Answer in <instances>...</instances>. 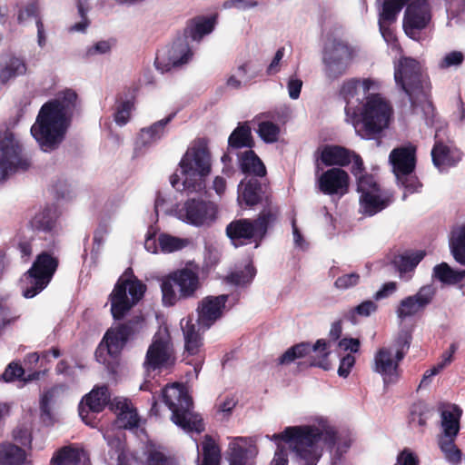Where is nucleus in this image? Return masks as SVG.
I'll return each instance as SVG.
<instances>
[{"label":"nucleus","mask_w":465,"mask_h":465,"mask_svg":"<svg viewBox=\"0 0 465 465\" xmlns=\"http://www.w3.org/2000/svg\"><path fill=\"white\" fill-rule=\"evenodd\" d=\"M417 147L412 143L394 148L389 156L394 174L414 173Z\"/></svg>","instance_id":"26"},{"label":"nucleus","mask_w":465,"mask_h":465,"mask_svg":"<svg viewBox=\"0 0 465 465\" xmlns=\"http://www.w3.org/2000/svg\"><path fill=\"white\" fill-rule=\"evenodd\" d=\"M378 310V305L371 300H366L359 305L350 309L345 314L344 318L351 323L358 322L357 316L368 317Z\"/></svg>","instance_id":"47"},{"label":"nucleus","mask_w":465,"mask_h":465,"mask_svg":"<svg viewBox=\"0 0 465 465\" xmlns=\"http://www.w3.org/2000/svg\"><path fill=\"white\" fill-rule=\"evenodd\" d=\"M450 248L454 260L465 266V223L452 231Z\"/></svg>","instance_id":"39"},{"label":"nucleus","mask_w":465,"mask_h":465,"mask_svg":"<svg viewBox=\"0 0 465 465\" xmlns=\"http://www.w3.org/2000/svg\"><path fill=\"white\" fill-rule=\"evenodd\" d=\"M424 251L405 252L394 258L393 264L401 273L411 272L424 258Z\"/></svg>","instance_id":"41"},{"label":"nucleus","mask_w":465,"mask_h":465,"mask_svg":"<svg viewBox=\"0 0 465 465\" xmlns=\"http://www.w3.org/2000/svg\"><path fill=\"white\" fill-rule=\"evenodd\" d=\"M165 405L172 411V420L187 432L201 433L205 430L202 417L193 411V401L187 391L173 383L163 391Z\"/></svg>","instance_id":"6"},{"label":"nucleus","mask_w":465,"mask_h":465,"mask_svg":"<svg viewBox=\"0 0 465 465\" xmlns=\"http://www.w3.org/2000/svg\"><path fill=\"white\" fill-rule=\"evenodd\" d=\"M76 100L77 94L66 89L42 105L31 134L44 152L54 151L63 142Z\"/></svg>","instance_id":"2"},{"label":"nucleus","mask_w":465,"mask_h":465,"mask_svg":"<svg viewBox=\"0 0 465 465\" xmlns=\"http://www.w3.org/2000/svg\"><path fill=\"white\" fill-rule=\"evenodd\" d=\"M359 84L360 81L355 78L345 81L340 89V95L346 102L345 114L356 134L364 139H374L388 128L393 109L380 94H368L360 109L351 106V99L358 94Z\"/></svg>","instance_id":"1"},{"label":"nucleus","mask_w":465,"mask_h":465,"mask_svg":"<svg viewBox=\"0 0 465 465\" xmlns=\"http://www.w3.org/2000/svg\"><path fill=\"white\" fill-rule=\"evenodd\" d=\"M183 189L190 192H201L205 188V179L211 173V153L207 143L202 139L189 148L182 157L180 163Z\"/></svg>","instance_id":"7"},{"label":"nucleus","mask_w":465,"mask_h":465,"mask_svg":"<svg viewBox=\"0 0 465 465\" xmlns=\"http://www.w3.org/2000/svg\"><path fill=\"white\" fill-rule=\"evenodd\" d=\"M361 213L367 216H373L390 205L389 197H382L381 190L375 193H365L360 196Z\"/></svg>","instance_id":"33"},{"label":"nucleus","mask_w":465,"mask_h":465,"mask_svg":"<svg viewBox=\"0 0 465 465\" xmlns=\"http://www.w3.org/2000/svg\"><path fill=\"white\" fill-rule=\"evenodd\" d=\"M431 410L424 401L414 402L410 409L409 422L411 425H418L421 428L427 424Z\"/></svg>","instance_id":"45"},{"label":"nucleus","mask_w":465,"mask_h":465,"mask_svg":"<svg viewBox=\"0 0 465 465\" xmlns=\"http://www.w3.org/2000/svg\"><path fill=\"white\" fill-rule=\"evenodd\" d=\"M360 275L356 272L343 274L335 280L334 286L340 290H346L356 286L360 282Z\"/></svg>","instance_id":"60"},{"label":"nucleus","mask_w":465,"mask_h":465,"mask_svg":"<svg viewBox=\"0 0 465 465\" xmlns=\"http://www.w3.org/2000/svg\"><path fill=\"white\" fill-rule=\"evenodd\" d=\"M357 179V192L361 194H365V193H375L381 191L380 184L376 182L374 176L372 174L365 173L361 174Z\"/></svg>","instance_id":"51"},{"label":"nucleus","mask_w":465,"mask_h":465,"mask_svg":"<svg viewBox=\"0 0 465 465\" xmlns=\"http://www.w3.org/2000/svg\"><path fill=\"white\" fill-rule=\"evenodd\" d=\"M111 402V393L107 385L94 387L79 404L78 411L82 420L94 427L95 419L90 415V412L99 413L106 406L110 407Z\"/></svg>","instance_id":"17"},{"label":"nucleus","mask_w":465,"mask_h":465,"mask_svg":"<svg viewBox=\"0 0 465 465\" xmlns=\"http://www.w3.org/2000/svg\"><path fill=\"white\" fill-rule=\"evenodd\" d=\"M175 113L170 114L165 118L155 122L148 128H143L140 133V139L143 145L150 144L163 137L166 125L173 119Z\"/></svg>","instance_id":"37"},{"label":"nucleus","mask_w":465,"mask_h":465,"mask_svg":"<svg viewBox=\"0 0 465 465\" xmlns=\"http://www.w3.org/2000/svg\"><path fill=\"white\" fill-rule=\"evenodd\" d=\"M429 5L426 0H414L406 8L403 18V29L406 35L411 38L430 22Z\"/></svg>","instance_id":"21"},{"label":"nucleus","mask_w":465,"mask_h":465,"mask_svg":"<svg viewBox=\"0 0 465 465\" xmlns=\"http://www.w3.org/2000/svg\"><path fill=\"white\" fill-rule=\"evenodd\" d=\"M229 295L206 296L203 298L197 307V322L199 326L209 329L216 321L221 319L226 308Z\"/></svg>","instance_id":"20"},{"label":"nucleus","mask_w":465,"mask_h":465,"mask_svg":"<svg viewBox=\"0 0 465 465\" xmlns=\"http://www.w3.org/2000/svg\"><path fill=\"white\" fill-rule=\"evenodd\" d=\"M26 72L25 61L21 57L12 55L0 70V83L5 84L10 79L25 75Z\"/></svg>","instance_id":"36"},{"label":"nucleus","mask_w":465,"mask_h":465,"mask_svg":"<svg viewBox=\"0 0 465 465\" xmlns=\"http://www.w3.org/2000/svg\"><path fill=\"white\" fill-rule=\"evenodd\" d=\"M58 265V258L50 252L39 253L21 280L23 296L27 299L34 298L45 290L52 281Z\"/></svg>","instance_id":"10"},{"label":"nucleus","mask_w":465,"mask_h":465,"mask_svg":"<svg viewBox=\"0 0 465 465\" xmlns=\"http://www.w3.org/2000/svg\"><path fill=\"white\" fill-rule=\"evenodd\" d=\"M146 285L127 268L119 277L109 295L111 313L115 321L123 320L131 309L143 297Z\"/></svg>","instance_id":"8"},{"label":"nucleus","mask_w":465,"mask_h":465,"mask_svg":"<svg viewBox=\"0 0 465 465\" xmlns=\"http://www.w3.org/2000/svg\"><path fill=\"white\" fill-rule=\"evenodd\" d=\"M255 274L256 269L252 264H248L242 270L229 273L226 276V282L235 286H246L252 282Z\"/></svg>","instance_id":"46"},{"label":"nucleus","mask_w":465,"mask_h":465,"mask_svg":"<svg viewBox=\"0 0 465 465\" xmlns=\"http://www.w3.org/2000/svg\"><path fill=\"white\" fill-rule=\"evenodd\" d=\"M395 465H420V460L413 451L405 448L398 454Z\"/></svg>","instance_id":"62"},{"label":"nucleus","mask_w":465,"mask_h":465,"mask_svg":"<svg viewBox=\"0 0 465 465\" xmlns=\"http://www.w3.org/2000/svg\"><path fill=\"white\" fill-rule=\"evenodd\" d=\"M238 201L240 204L253 207L263 203V206L273 204L272 197L268 193V186L256 177L242 180L238 185Z\"/></svg>","instance_id":"19"},{"label":"nucleus","mask_w":465,"mask_h":465,"mask_svg":"<svg viewBox=\"0 0 465 465\" xmlns=\"http://www.w3.org/2000/svg\"><path fill=\"white\" fill-rule=\"evenodd\" d=\"M399 362L396 358L393 361L390 349L383 347L375 353L374 371L383 376L384 382L386 383L397 370Z\"/></svg>","instance_id":"34"},{"label":"nucleus","mask_w":465,"mask_h":465,"mask_svg":"<svg viewBox=\"0 0 465 465\" xmlns=\"http://www.w3.org/2000/svg\"><path fill=\"white\" fill-rule=\"evenodd\" d=\"M275 439L290 443L300 465H316L322 456V444L332 450L337 442V431L332 428L323 430L316 426L287 427Z\"/></svg>","instance_id":"3"},{"label":"nucleus","mask_w":465,"mask_h":465,"mask_svg":"<svg viewBox=\"0 0 465 465\" xmlns=\"http://www.w3.org/2000/svg\"><path fill=\"white\" fill-rule=\"evenodd\" d=\"M411 0H384L381 6V11L379 14V26L380 30H384V24L391 25L397 20V16L401 9Z\"/></svg>","instance_id":"35"},{"label":"nucleus","mask_w":465,"mask_h":465,"mask_svg":"<svg viewBox=\"0 0 465 465\" xmlns=\"http://www.w3.org/2000/svg\"><path fill=\"white\" fill-rule=\"evenodd\" d=\"M55 219L52 209L46 207L35 215L30 221V226L35 232H50L54 227Z\"/></svg>","instance_id":"43"},{"label":"nucleus","mask_w":465,"mask_h":465,"mask_svg":"<svg viewBox=\"0 0 465 465\" xmlns=\"http://www.w3.org/2000/svg\"><path fill=\"white\" fill-rule=\"evenodd\" d=\"M237 72L241 77L244 78V84H250L254 78L260 75L261 69L247 62L238 66Z\"/></svg>","instance_id":"59"},{"label":"nucleus","mask_w":465,"mask_h":465,"mask_svg":"<svg viewBox=\"0 0 465 465\" xmlns=\"http://www.w3.org/2000/svg\"><path fill=\"white\" fill-rule=\"evenodd\" d=\"M434 276L442 283L454 285L463 281L465 270H453L448 263L441 262L433 269Z\"/></svg>","instance_id":"40"},{"label":"nucleus","mask_w":465,"mask_h":465,"mask_svg":"<svg viewBox=\"0 0 465 465\" xmlns=\"http://www.w3.org/2000/svg\"><path fill=\"white\" fill-rule=\"evenodd\" d=\"M201 287L199 266L188 262L183 268L171 272L162 281L163 303L173 306L179 301L195 298Z\"/></svg>","instance_id":"5"},{"label":"nucleus","mask_w":465,"mask_h":465,"mask_svg":"<svg viewBox=\"0 0 465 465\" xmlns=\"http://www.w3.org/2000/svg\"><path fill=\"white\" fill-rule=\"evenodd\" d=\"M159 245L163 252L178 251L184 246L183 240L168 234L160 235Z\"/></svg>","instance_id":"55"},{"label":"nucleus","mask_w":465,"mask_h":465,"mask_svg":"<svg viewBox=\"0 0 465 465\" xmlns=\"http://www.w3.org/2000/svg\"><path fill=\"white\" fill-rule=\"evenodd\" d=\"M317 184L320 192L326 195H344L349 191L350 176L341 168L332 167L318 177Z\"/></svg>","instance_id":"22"},{"label":"nucleus","mask_w":465,"mask_h":465,"mask_svg":"<svg viewBox=\"0 0 465 465\" xmlns=\"http://www.w3.org/2000/svg\"><path fill=\"white\" fill-rule=\"evenodd\" d=\"M451 408L452 411L444 410L440 413L442 432L439 436L438 444L445 459L452 464H457L461 460L462 456L460 450L455 445V440L460 429V420L462 411L457 405H452Z\"/></svg>","instance_id":"12"},{"label":"nucleus","mask_w":465,"mask_h":465,"mask_svg":"<svg viewBox=\"0 0 465 465\" xmlns=\"http://www.w3.org/2000/svg\"><path fill=\"white\" fill-rule=\"evenodd\" d=\"M88 460V453L84 449L74 444L64 446L57 450L52 459V465H80Z\"/></svg>","instance_id":"29"},{"label":"nucleus","mask_w":465,"mask_h":465,"mask_svg":"<svg viewBox=\"0 0 465 465\" xmlns=\"http://www.w3.org/2000/svg\"><path fill=\"white\" fill-rule=\"evenodd\" d=\"M355 363V357L351 354H347L341 359L338 374L341 377L346 378L351 372V368Z\"/></svg>","instance_id":"63"},{"label":"nucleus","mask_w":465,"mask_h":465,"mask_svg":"<svg viewBox=\"0 0 465 465\" xmlns=\"http://www.w3.org/2000/svg\"><path fill=\"white\" fill-rule=\"evenodd\" d=\"M280 207L277 204L263 206L256 218L234 219L225 228L226 236L235 247L254 243L258 247L265 239L268 231L279 221Z\"/></svg>","instance_id":"4"},{"label":"nucleus","mask_w":465,"mask_h":465,"mask_svg":"<svg viewBox=\"0 0 465 465\" xmlns=\"http://www.w3.org/2000/svg\"><path fill=\"white\" fill-rule=\"evenodd\" d=\"M464 55L460 51H452L447 54L440 63L441 69H446L450 66H458L462 64Z\"/></svg>","instance_id":"61"},{"label":"nucleus","mask_w":465,"mask_h":465,"mask_svg":"<svg viewBox=\"0 0 465 465\" xmlns=\"http://www.w3.org/2000/svg\"><path fill=\"white\" fill-rule=\"evenodd\" d=\"M398 183L409 193H418L419 190L422 187V183L420 182L419 178L414 173H410L408 174H395Z\"/></svg>","instance_id":"53"},{"label":"nucleus","mask_w":465,"mask_h":465,"mask_svg":"<svg viewBox=\"0 0 465 465\" xmlns=\"http://www.w3.org/2000/svg\"><path fill=\"white\" fill-rule=\"evenodd\" d=\"M238 165L241 172L252 177H264L266 167L256 153L251 149L237 154Z\"/></svg>","instance_id":"30"},{"label":"nucleus","mask_w":465,"mask_h":465,"mask_svg":"<svg viewBox=\"0 0 465 465\" xmlns=\"http://www.w3.org/2000/svg\"><path fill=\"white\" fill-rule=\"evenodd\" d=\"M320 151V156L316 161L317 171L321 162L325 166H348L351 163V151L340 145L326 144Z\"/></svg>","instance_id":"28"},{"label":"nucleus","mask_w":465,"mask_h":465,"mask_svg":"<svg viewBox=\"0 0 465 465\" xmlns=\"http://www.w3.org/2000/svg\"><path fill=\"white\" fill-rule=\"evenodd\" d=\"M192 56L189 41L181 35L171 45L157 52L154 64L157 70L165 73L187 64Z\"/></svg>","instance_id":"16"},{"label":"nucleus","mask_w":465,"mask_h":465,"mask_svg":"<svg viewBox=\"0 0 465 465\" xmlns=\"http://www.w3.org/2000/svg\"><path fill=\"white\" fill-rule=\"evenodd\" d=\"M142 322V317L135 316L110 327L96 349V358H101L104 351L112 358L119 357L126 344L139 332Z\"/></svg>","instance_id":"11"},{"label":"nucleus","mask_w":465,"mask_h":465,"mask_svg":"<svg viewBox=\"0 0 465 465\" xmlns=\"http://www.w3.org/2000/svg\"><path fill=\"white\" fill-rule=\"evenodd\" d=\"M435 295L436 289L432 285L420 287L414 295L407 296L400 302L396 309L398 318L404 320L423 312L432 302Z\"/></svg>","instance_id":"18"},{"label":"nucleus","mask_w":465,"mask_h":465,"mask_svg":"<svg viewBox=\"0 0 465 465\" xmlns=\"http://www.w3.org/2000/svg\"><path fill=\"white\" fill-rule=\"evenodd\" d=\"M110 411L116 414V424L123 429H134L139 425L140 419L131 401L126 399L114 398L110 404Z\"/></svg>","instance_id":"27"},{"label":"nucleus","mask_w":465,"mask_h":465,"mask_svg":"<svg viewBox=\"0 0 465 465\" xmlns=\"http://www.w3.org/2000/svg\"><path fill=\"white\" fill-rule=\"evenodd\" d=\"M221 451L210 435H205L203 442V461L201 465H219Z\"/></svg>","instance_id":"44"},{"label":"nucleus","mask_w":465,"mask_h":465,"mask_svg":"<svg viewBox=\"0 0 465 465\" xmlns=\"http://www.w3.org/2000/svg\"><path fill=\"white\" fill-rule=\"evenodd\" d=\"M412 341L411 332L409 330H401L393 341L396 350L395 358L401 361L408 352Z\"/></svg>","instance_id":"48"},{"label":"nucleus","mask_w":465,"mask_h":465,"mask_svg":"<svg viewBox=\"0 0 465 465\" xmlns=\"http://www.w3.org/2000/svg\"><path fill=\"white\" fill-rule=\"evenodd\" d=\"M133 105V102L130 100L123 101L120 103L114 114V121L117 124L124 125L127 124L130 118Z\"/></svg>","instance_id":"57"},{"label":"nucleus","mask_w":465,"mask_h":465,"mask_svg":"<svg viewBox=\"0 0 465 465\" xmlns=\"http://www.w3.org/2000/svg\"><path fill=\"white\" fill-rule=\"evenodd\" d=\"M258 134L262 141L272 143L278 140L280 127L271 121H263L258 125Z\"/></svg>","instance_id":"49"},{"label":"nucleus","mask_w":465,"mask_h":465,"mask_svg":"<svg viewBox=\"0 0 465 465\" xmlns=\"http://www.w3.org/2000/svg\"><path fill=\"white\" fill-rule=\"evenodd\" d=\"M255 141L252 134V128L248 122L239 123L228 138V151L247 148L253 149Z\"/></svg>","instance_id":"32"},{"label":"nucleus","mask_w":465,"mask_h":465,"mask_svg":"<svg viewBox=\"0 0 465 465\" xmlns=\"http://www.w3.org/2000/svg\"><path fill=\"white\" fill-rule=\"evenodd\" d=\"M311 352L315 353V356L311 357V366L319 367L325 371L331 369V362L329 361V355L331 354L330 341H327L324 339L317 340L313 345L310 342L303 341L290 347L278 359V363L281 365H287L297 359L304 358Z\"/></svg>","instance_id":"13"},{"label":"nucleus","mask_w":465,"mask_h":465,"mask_svg":"<svg viewBox=\"0 0 465 465\" xmlns=\"http://www.w3.org/2000/svg\"><path fill=\"white\" fill-rule=\"evenodd\" d=\"M397 290V282H388L384 283L381 288L376 292L373 295L374 300L380 301L384 298L389 297L391 294L395 292Z\"/></svg>","instance_id":"64"},{"label":"nucleus","mask_w":465,"mask_h":465,"mask_svg":"<svg viewBox=\"0 0 465 465\" xmlns=\"http://www.w3.org/2000/svg\"><path fill=\"white\" fill-rule=\"evenodd\" d=\"M184 335V349L189 356L199 355L203 347V338L193 324L187 323L183 329Z\"/></svg>","instance_id":"42"},{"label":"nucleus","mask_w":465,"mask_h":465,"mask_svg":"<svg viewBox=\"0 0 465 465\" xmlns=\"http://www.w3.org/2000/svg\"><path fill=\"white\" fill-rule=\"evenodd\" d=\"M144 465H179L177 460L158 450H150L147 452Z\"/></svg>","instance_id":"50"},{"label":"nucleus","mask_w":465,"mask_h":465,"mask_svg":"<svg viewBox=\"0 0 465 465\" xmlns=\"http://www.w3.org/2000/svg\"><path fill=\"white\" fill-rule=\"evenodd\" d=\"M22 151L21 144L15 140L13 134H5L0 140L1 159L6 163L11 171L26 170L29 167L30 163L23 157Z\"/></svg>","instance_id":"25"},{"label":"nucleus","mask_w":465,"mask_h":465,"mask_svg":"<svg viewBox=\"0 0 465 465\" xmlns=\"http://www.w3.org/2000/svg\"><path fill=\"white\" fill-rule=\"evenodd\" d=\"M249 450L240 445H234L229 456L230 465H253L249 458Z\"/></svg>","instance_id":"52"},{"label":"nucleus","mask_w":465,"mask_h":465,"mask_svg":"<svg viewBox=\"0 0 465 465\" xmlns=\"http://www.w3.org/2000/svg\"><path fill=\"white\" fill-rule=\"evenodd\" d=\"M396 84L408 95L412 107L425 102L430 94L431 85L427 75L421 73L420 63L411 57L402 58L395 69Z\"/></svg>","instance_id":"9"},{"label":"nucleus","mask_w":465,"mask_h":465,"mask_svg":"<svg viewBox=\"0 0 465 465\" xmlns=\"http://www.w3.org/2000/svg\"><path fill=\"white\" fill-rule=\"evenodd\" d=\"M25 370L18 362H11L2 374V379L6 382L15 381L23 378Z\"/></svg>","instance_id":"58"},{"label":"nucleus","mask_w":465,"mask_h":465,"mask_svg":"<svg viewBox=\"0 0 465 465\" xmlns=\"http://www.w3.org/2000/svg\"><path fill=\"white\" fill-rule=\"evenodd\" d=\"M25 460V451L13 443L0 444V465H22Z\"/></svg>","instance_id":"38"},{"label":"nucleus","mask_w":465,"mask_h":465,"mask_svg":"<svg viewBox=\"0 0 465 465\" xmlns=\"http://www.w3.org/2000/svg\"><path fill=\"white\" fill-rule=\"evenodd\" d=\"M175 356L171 337L168 333L157 332L149 345L143 368L147 373L169 369L174 365Z\"/></svg>","instance_id":"14"},{"label":"nucleus","mask_w":465,"mask_h":465,"mask_svg":"<svg viewBox=\"0 0 465 465\" xmlns=\"http://www.w3.org/2000/svg\"><path fill=\"white\" fill-rule=\"evenodd\" d=\"M351 60L350 47L341 40L333 39L323 49L324 72L329 79L335 80L348 70Z\"/></svg>","instance_id":"15"},{"label":"nucleus","mask_w":465,"mask_h":465,"mask_svg":"<svg viewBox=\"0 0 465 465\" xmlns=\"http://www.w3.org/2000/svg\"><path fill=\"white\" fill-rule=\"evenodd\" d=\"M76 6L82 21L72 25L70 30L84 32L90 24V21L87 18V12L89 10L88 0H77Z\"/></svg>","instance_id":"54"},{"label":"nucleus","mask_w":465,"mask_h":465,"mask_svg":"<svg viewBox=\"0 0 465 465\" xmlns=\"http://www.w3.org/2000/svg\"><path fill=\"white\" fill-rule=\"evenodd\" d=\"M215 23V16H196L187 22L183 35L186 37L188 41L189 39L199 41L213 30Z\"/></svg>","instance_id":"31"},{"label":"nucleus","mask_w":465,"mask_h":465,"mask_svg":"<svg viewBox=\"0 0 465 465\" xmlns=\"http://www.w3.org/2000/svg\"><path fill=\"white\" fill-rule=\"evenodd\" d=\"M34 17L35 20L41 18L39 16V6L36 1L28 3L25 7L18 9L17 22L23 24L25 20Z\"/></svg>","instance_id":"56"},{"label":"nucleus","mask_w":465,"mask_h":465,"mask_svg":"<svg viewBox=\"0 0 465 465\" xmlns=\"http://www.w3.org/2000/svg\"><path fill=\"white\" fill-rule=\"evenodd\" d=\"M430 154L433 165L440 172L455 167L463 157V153L459 148L445 143L442 140L438 139L437 134Z\"/></svg>","instance_id":"23"},{"label":"nucleus","mask_w":465,"mask_h":465,"mask_svg":"<svg viewBox=\"0 0 465 465\" xmlns=\"http://www.w3.org/2000/svg\"><path fill=\"white\" fill-rule=\"evenodd\" d=\"M183 211L187 223L195 226L213 222L216 218L215 205L203 200H187Z\"/></svg>","instance_id":"24"}]
</instances>
